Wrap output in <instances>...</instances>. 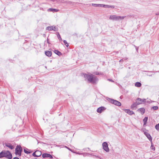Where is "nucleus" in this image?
Returning a JSON list of instances; mask_svg holds the SVG:
<instances>
[{"label":"nucleus","mask_w":159,"mask_h":159,"mask_svg":"<svg viewBox=\"0 0 159 159\" xmlns=\"http://www.w3.org/2000/svg\"><path fill=\"white\" fill-rule=\"evenodd\" d=\"M47 43H49V42L48 40V39H47Z\"/></svg>","instance_id":"nucleus-39"},{"label":"nucleus","mask_w":159,"mask_h":159,"mask_svg":"<svg viewBox=\"0 0 159 159\" xmlns=\"http://www.w3.org/2000/svg\"><path fill=\"white\" fill-rule=\"evenodd\" d=\"M125 16H120L116 15H111L110 16L109 19L110 20L115 21H119L123 20Z\"/></svg>","instance_id":"nucleus-2"},{"label":"nucleus","mask_w":159,"mask_h":159,"mask_svg":"<svg viewBox=\"0 0 159 159\" xmlns=\"http://www.w3.org/2000/svg\"><path fill=\"white\" fill-rule=\"evenodd\" d=\"M36 153V151L35 152L33 153L32 154L33 156L34 157H37Z\"/></svg>","instance_id":"nucleus-33"},{"label":"nucleus","mask_w":159,"mask_h":159,"mask_svg":"<svg viewBox=\"0 0 159 159\" xmlns=\"http://www.w3.org/2000/svg\"><path fill=\"white\" fill-rule=\"evenodd\" d=\"M152 108L154 110H156L158 109V107L157 106H154L152 107Z\"/></svg>","instance_id":"nucleus-30"},{"label":"nucleus","mask_w":159,"mask_h":159,"mask_svg":"<svg viewBox=\"0 0 159 159\" xmlns=\"http://www.w3.org/2000/svg\"><path fill=\"white\" fill-rule=\"evenodd\" d=\"M103 149L106 152L109 151V149L108 147V144L106 142H104L102 144Z\"/></svg>","instance_id":"nucleus-6"},{"label":"nucleus","mask_w":159,"mask_h":159,"mask_svg":"<svg viewBox=\"0 0 159 159\" xmlns=\"http://www.w3.org/2000/svg\"><path fill=\"white\" fill-rule=\"evenodd\" d=\"M57 37H58V39L59 40H62L60 36V35L59 33H57Z\"/></svg>","instance_id":"nucleus-29"},{"label":"nucleus","mask_w":159,"mask_h":159,"mask_svg":"<svg viewBox=\"0 0 159 159\" xmlns=\"http://www.w3.org/2000/svg\"><path fill=\"white\" fill-rule=\"evenodd\" d=\"M156 14V15H159V12H157Z\"/></svg>","instance_id":"nucleus-38"},{"label":"nucleus","mask_w":159,"mask_h":159,"mask_svg":"<svg viewBox=\"0 0 159 159\" xmlns=\"http://www.w3.org/2000/svg\"><path fill=\"white\" fill-rule=\"evenodd\" d=\"M148 120V117H145L144 119H143V122H144L143 126H144L145 125H146V123H147V121Z\"/></svg>","instance_id":"nucleus-18"},{"label":"nucleus","mask_w":159,"mask_h":159,"mask_svg":"<svg viewBox=\"0 0 159 159\" xmlns=\"http://www.w3.org/2000/svg\"><path fill=\"white\" fill-rule=\"evenodd\" d=\"M141 85V84L139 82H137L135 84V86L137 87H140Z\"/></svg>","instance_id":"nucleus-22"},{"label":"nucleus","mask_w":159,"mask_h":159,"mask_svg":"<svg viewBox=\"0 0 159 159\" xmlns=\"http://www.w3.org/2000/svg\"><path fill=\"white\" fill-rule=\"evenodd\" d=\"M54 52L55 54L59 56H60L62 55L61 53L57 50H54Z\"/></svg>","instance_id":"nucleus-19"},{"label":"nucleus","mask_w":159,"mask_h":159,"mask_svg":"<svg viewBox=\"0 0 159 159\" xmlns=\"http://www.w3.org/2000/svg\"><path fill=\"white\" fill-rule=\"evenodd\" d=\"M146 99H142L140 98H138L136 99V102L137 103V104L138 105L141 104L143 102H145L146 101Z\"/></svg>","instance_id":"nucleus-7"},{"label":"nucleus","mask_w":159,"mask_h":159,"mask_svg":"<svg viewBox=\"0 0 159 159\" xmlns=\"http://www.w3.org/2000/svg\"><path fill=\"white\" fill-rule=\"evenodd\" d=\"M83 75L85 80H87L88 82L92 84H96L98 80L97 77L90 73L88 74H83Z\"/></svg>","instance_id":"nucleus-1"},{"label":"nucleus","mask_w":159,"mask_h":159,"mask_svg":"<svg viewBox=\"0 0 159 159\" xmlns=\"http://www.w3.org/2000/svg\"><path fill=\"white\" fill-rule=\"evenodd\" d=\"M144 134L147 137L148 139L151 142H152V138L151 135L147 131H143Z\"/></svg>","instance_id":"nucleus-9"},{"label":"nucleus","mask_w":159,"mask_h":159,"mask_svg":"<svg viewBox=\"0 0 159 159\" xmlns=\"http://www.w3.org/2000/svg\"><path fill=\"white\" fill-rule=\"evenodd\" d=\"M138 48H136V50H138Z\"/></svg>","instance_id":"nucleus-40"},{"label":"nucleus","mask_w":159,"mask_h":159,"mask_svg":"<svg viewBox=\"0 0 159 159\" xmlns=\"http://www.w3.org/2000/svg\"><path fill=\"white\" fill-rule=\"evenodd\" d=\"M142 114H143L145 111V110L143 108H141L138 110Z\"/></svg>","instance_id":"nucleus-20"},{"label":"nucleus","mask_w":159,"mask_h":159,"mask_svg":"<svg viewBox=\"0 0 159 159\" xmlns=\"http://www.w3.org/2000/svg\"><path fill=\"white\" fill-rule=\"evenodd\" d=\"M155 128L157 130H159V123L156 125Z\"/></svg>","instance_id":"nucleus-26"},{"label":"nucleus","mask_w":159,"mask_h":159,"mask_svg":"<svg viewBox=\"0 0 159 159\" xmlns=\"http://www.w3.org/2000/svg\"><path fill=\"white\" fill-rule=\"evenodd\" d=\"M4 157L8 159H11L12 158L11 153L8 151H4Z\"/></svg>","instance_id":"nucleus-4"},{"label":"nucleus","mask_w":159,"mask_h":159,"mask_svg":"<svg viewBox=\"0 0 159 159\" xmlns=\"http://www.w3.org/2000/svg\"><path fill=\"white\" fill-rule=\"evenodd\" d=\"M54 30V31H56L57 30V29L56 27V26H53V30Z\"/></svg>","instance_id":"nucleus-32"},{"label":"nucleus","mask_w":159,"mask_h":159,"mask_svg":"<svg viewBox=\"0 0 159 159\" xmlns=\"http://www.w3.org/2000/svg\"><path fill=\"white\" fill-rule=\"evenodd\" d=\"M123 110L126 113L130 115H131L134 114V112L132 111H130L129 109H123Z\"/></svg>","instance_id":"nucleus-10"},{"label":"nucleus","mask_w":159,"mask_h":159,"mask_svg":"<svg viewBox=\"0 0 159 159\" xmlns=\"http://www.w3.org/2000/svg\"><path fill=\"white\" fill-rule=\"evenodd\" d=\"M48 11H52V12H57L58 11V10L57 9H56L50 8L48 10Z\"/></svg>","instance_id":"nucleus-15"},{"label":"nucleus","mask_w":159,"mask_h":159,"mask_svg":"<svg viewBox=\"0 0 159 159\" xmlns=\"http://www.w3.org/2000/svg\"><path fill=\"white\" fill-rule=\"evenodd\" d=\"M103 7L105 8H114L115 7V6H110L107 5H104Z\"/></svg>","instance_id":"nucleus-17"},{"label":"nucleus","mask_w":159,"mask_h":159,"mask_svg":"<svg viewBox=\"0 0 159 159\" xmlns=\"http://www.w3.org/2000/svg\"><path fill=\"white\" fill-rule=\"evenodd\" d=\"M63 42L65 44V45L66 47H68L69 46L68 44L67 43V41L66 40H63Z\"/></svg>","instance_id":"nucleus-25"},{"label":"nucleus","mask_w":159,"mask_h":159,"mask_svg":"<svg viewBox=\"0 0 159 159\" xmlns=\"http://www.w3.org/2000/svg\"><path fill=\"white\" fill-rule=\"evenodd\" d=\"M77 154H79V155H82V154H83V153H79V152H78V153H77Z\"/></svg>","instance_id":"nucleus-36"},{"label":"nucleus","mask_w":159,"mask_h":159,"mask_svg":"<svg viewBox=\"0 0 159 159\" xmlns=\"http://www.w3.org/2000/svg\"><path fill=\"white\" fill-rule=\"evenodd\" d=\"M106 108L104 107H101L97 109V111L98 113H101L106 110Z\"/></svg>","instance_id":"nucleus-8"},{"label":"nucleus","mask_w":159,"mask_h":159,"mask_svg":"<svg viewBox=\"0 0 159 159\" xmlns=\"http://www.w3.org/2000/svg\"><path fill=\"white\" fill-rule=\"evenodd\" d=\"M45 54L47 56L50 57L52 55V52L51 51H46L45 52Z\"/></svg>","instance_id":"nucleus-16"},{"label":"nucleus","mask_w":159,"mask_h":159,"mask_svg":"<svg viewBox=\"0 0 159 159\" xmlns=\"http://www.w3.org/2000/svg\"><path fill=\"white\" fill-rule=\"evenodd\" d=\"M36 152L37 157H39L41 155V152L40 151L37 150L36 151Z\"/></svg>","instance_id":"nucleus-21"},{"label":"nucleus","mask_w":159,"mask_h":159,"mask_svg":"<svg viewBox=\"0 0 159 159\" xmlns=\"http://www.w3.org/2000/svg\"><path fill=\"white\" fill-rule=\"evenodd\" d=\"M42 157L43 158L49 157L51 158H52V156L50 154L47 153H44L42 154Z\"/></svg>","instance_id":"nucleus-11"},{"label":"nucleus","mask_w":159,"mask_h":159,"mask_svg":"<svg viewBox=\"0 0 159 159\" xmlns=\"http://www.w3.org/2000/svg\"><path fill=\"white\" fill-rule=\"evenodd\" d=\"M69 150H70L69 148H67Z\"/></svg>","instance_id":"nucleus-41"},{"label":"nucleus","mask_w":159,"mask_h":159,"mask_svg":"<svg viewBox=\"0 0 159 159\" xmlns=\"http://www.w3.org/2000/svg\"><path fill=\"white\" fill-rule=\"evenodd\" d=\"M107 100L110 103L113 104L116 106H120L121 105V103L120 102L116 100L110 98H108V99H107Z\"/></svg>","instance_id":"nucleus-5"},{"label":"nucleus","mask_w":159,"mask_h":159,"mask_svg":"<svg viewBox=\"0 0 159 159\" xmlns=\"http://www.w3.org/2000/svg\"><path fill=\"white\" fill-rule=\"evenodd\" d=\"M46 29L48 30H53V26H48Z\"/></svg>","instance_id":"nucleus-23"},{"label":"nucleus","mask_w":159,"mask_h":159,"mask_svg":"<svg viewBox=\"0 0 159 159\" xmlns=\"http://www.w3.org/2000/svg\"><path fill=\"white\" fill-rule=\"evenodd\" d=\"M5 145L7 147H8L11 149H12L14 148V147L10 143H5Z\"/></svg>","instance_id":"nucleus-12"},{"label":"nucleus","mask_w":159,"mask_h":159,"mask_svg":"<svg viewBox=\"0 0 159 159\" xmlns=\"http://www.w3.org/2000/svg\"><path fill=\"white\" fill-rule=\"evenodd\" d=\"M108 80L110 81H111V82H114V81L111 79H108Z\"/></svg>","instance_id":"nucleus-34"},{"label":"nucleus","mask_w":159,"mask_h":159,"mask_svg":"<svg viewBox=\"0 0 159 159\" xmlns=\"http://www.w3.org/2000/svg\"><path fill=\"white\" fill-rule=\"evenodd\" d=\"M151 149H152L153 151H154L155 150V148L154 146L152 144V143L151 144Z\"/></svg>","instance_id":"nucleus-28"},{"label":"nucleus","mask_w":159,"mask_h":159,"mask_svg":"<svg viewBox=\"0 0 159 159\" xmlns=\"http://www.w3.org/2000/svg\"><path fill=\"white\" fill-rule=\"evenodd\" d=\"M95 75H102V74L101 73L98 72H94L93 73Z\"/></svg>","instance_id":"nucleus-27"},{"label":"nucleus","mask_w":159,"mask_h":159,"mask_svg":"<svg viewBox=\"0 0 159 159\" xmlns=\"http://www.w3.org/2000/svg\"><path fill=\"white\" fill-rule=\"evenodd\" d=\"M13 159H19L18 157H14L13 158Z\"/></svg>","instance_id":"nucleus-37"},{"label":"nucleus","mask_w":159,"mask_h":159,"mask_svg":"<svg viewBox=\"0 0 159 159\" xmlns=\"http://www.w3.org/2000/svg\"><path fill=\"white\" fill-rule=\"evenodd\" d=\"M4 151L0 153V158L4 157Z\"/></svg>","instance_id":"nucleus-24"},{"label":"nucleus","mask_w":159,"mask_h":159,"mask_svg":"<svg viewBox=\"0 0 159 159\" xmlns=\"http://www.w3.org/2000/svg\"><path fill=\"white\" fill-rule=\"evenodd\" d=\"M137 105V103L136 102L133 103L131 106L130 108L132 109L133 110L135 108H136Z\"/></svg>","instance_id":"nucleus-13"},{"label":"nucleus","mask_w":159,"mask_h":159,"mask_svg":"<svg viewBox=\"0 0 159 159\" xmlns=\"http://www.w3.org/2000/svg\"><path fill=\"white\" fill-rule=\"evenodd\" d=\"M92 6L95 7H103L104 4H92Z\"/></svg>","instance_id":"nucleus-14"},{"label":"nucleus","mask_w":159,"mask_h":159,"mask_svg":"<svg viewBox=\"0 0 159 159\" xmlns=\"http://www.w3.org/2000/svg\"><path fill=\"white\" fill-rule=\"evenodd\" d=\"M22 151V149L20 145H17L15 149V154L20 156L21 155V152Z\"/></svg>","instance_id":"nucleus-3"},{"label":"nucleus","mask_w":159,"mask_h":159,"mask_svg":"<svg viewBox=\"0 0 159 159\" xmlns=\"http://www.w3.org/2000/svg\"><path fill=\"white\" fill-rule=\"evenodd\" d=\"M24 152L26 154H29L30 153V152L28 151H27L26 150V149H24Z\"/></svg>","instance_id":"nucleus-31"},{"label":"nucleus","mask_w":159,"mask_h":159,"mask_svg":"<svg viewBox=\"0 0 159 159\" xmlns=\"http://www.w3.org/2000/svg\"><path fill=\"white\" fill-rule=\"evenodd\" d=\"M84 156H86V155L88 154V153H83V154Z\"/></svg>","instance_id":"nucleus-35"}]
</instances>
